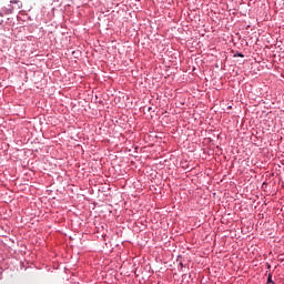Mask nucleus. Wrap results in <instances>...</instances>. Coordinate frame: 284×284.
Wrapping results in <instances>:
<instances>
[{
    "instance_id": "2",
    "label": "nucleus",
    "mask_w": 284,
    "mask_h": 284,
    "mask_svg": "<svg viewBox=\"0 0 284 284\" xmlns=\"http://www.w3.org/2000/svg\"><path fill=\"white\" fill-rule=\"evenodd\" d=\"M268 283H273L274 284V282H272V276H268Z\"/></svg>"
},
{
    "instance_id": "3",
    "label": "nucleus",
    "mask_w": 284,
    "mask_h": 284,
    "mask_svg": "<svg viewBox=\"0 0 284 284\" xmlns=\"http://www.w3.org/2000/svg\"><path fill=\"white\" fill-rule=\"evenodd\" d=\"M0 17H2V14L0 13Z\"/></svg>"
},
{
    "instance_id": "1",
    "label": "nucleus",
    "mask_w": 284,
    "mask_h": 284,
    "mask_svg": "<svg viewBox=\"0 0 284 284\" xmlns=\"http://www.w3.org/2000/svg\"><path fill=\"white\" fill-rule=\"evenodd\" d=\"M10 3H19L18 0H10Z\"/></svg>"
}]
</instances>
